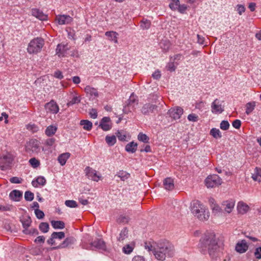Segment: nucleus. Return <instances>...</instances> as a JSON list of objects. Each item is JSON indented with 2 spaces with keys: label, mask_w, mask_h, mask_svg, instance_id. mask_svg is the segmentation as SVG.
Returning <instances> with one entry per match:
<instances>
[{
  "label": "nucleus",
  "mask_w": 261,
  "mask_h": 261,
  "mask_svg": "<svg viewBox=\"0 0 261 261\" xmlns=\"http://www.w3.org/2000/svg\"><path fill=\"white\" fill-rule=\"evenodd\" d=\"M229 123L228 121L223 120L220 125V128L224 130H227L229 127Z\"/></svg>",
  "instance_id": "nucleus-47"
},
{
  "label": "nucleus",
  "mask_w": 261,
  "mask_h": 261,
  "mask_svg": "<svg viewBox=\"0 0 261 261\" xmlns=\"http://www.w3.org/2000/svg\"><path fill=\"white\" fill-rule=\"evenodd\" d=\"M81 100L79 97L77 96L74 97L70 101L67 103L68 106H72L75 103H77L80 102Z\"/></svg>",
  "instance_id": "nucleus-53"
},
{
  "label": "nucleus",
  "mask_w": 261,
  "mask_h": 261,
  "mask_svg": "<svg viewBox=\"0 0 261 261\" xmlns=\"http://www.w3.org/2000/svg\"><path fill=\"white\" fill-rule=\"evenodd\" d=\"M32 15L41 21L47 19V15L38 9H32Z\"/></svg>",
  "instance_id": "nucleus-15"
},
{
  "label": "nucleus",
  "mask_w": 261,
  "mask_h": 261,
  "mask_svg": "<svg viewBox=\"0 0 261 261\" xmlns=\"http://www.w3.org/2000/svg\"><path fill=\"white\" fill-rule=\"evenodd\" d=\"M91 246L95 249L105 250L106 246L105 242L101 239H96L91 243Z\"/></svg>",
  "instance_id": "nucleus-17"
},
{
  "label": "nucleus",
  "mask_w": 261,
  "mask_h": 261,
  "mask_svg": "<svg viewBox=\"0 0 261 261\" xmlns=\"http://www.w3.org/2000/svg\"><path fill=\"white\" fill-rule=\"evenodd\" d=\"M188 119L190 121L196 122L198 120V116L195 114H190L188 116Z\"/></svg>",
  "instance_id": "nucleus-52"
},
{
  "label": "nucleus",
  "mask_w": 261,
  "mask_h": 261,
  "mask_svg": "<svg viewBox=\"0 0 261 261\" xmlns=\"http://www.w3.org/2000/svg\"><path fill=\"white\" fill-rule=\"evenodd\" d=\"M138 139L144 143H148L149 141L148 137L142 133H139L138 136Z\"/></svg>",
  "instance_id": "nucleus-42"
},
{
  "label": "nucleus",
  "mask_w": 261,
  "mask_h": 261,
  "mask_svg": "<svg viewBox=\"0 0 261 261\" xmlns=\"http://www.w3.org/2000/svg\"><path fill=\"white\" fill-rule=\"evenodd\" d=\"M31 224V220L30 218H28L27 219L22 222V225L24 229L28 228L30 226Z\"/></svg>",
  "instance_id": "nucleus-54"
},
{
  "label": "nucleus",
  "mask_w": 261,
  "mask_h": 261,
  "mask_svg": "<svg viewBox=\"0 0 261 261\" xmlns=\"http://www.w3.org/2000/svg\"><path fill=\"white\" fill-rule=\"evenodd\" d=\"M137 143L131 142L125 146V150L128 152L134 153L137 150Z\"/></svg>",
  "instance_id": "nucleus-30"
},
{
  "label": "nucleus",
  "mask_w": 261,
  "mask_h": 261,
  "mask_svg": "<svg viewBox=\"0 0 261 261\" xmlns=\"http://www.w3.org/2000/svg\"><path fill=\"white\" fill-rule=\"evenodd\" d=\"M222 101L216 99L211 105V111L213 113H221L224 111L223 107L222 106Z\"/></svg>",
  "instance_id": "nucleus-8"
},
{
  "label": "nucleus",
  "mask_w": 261,
  "mask_h": 261,
  "mask_svg": "<svg viewBox=\"0 0 261 261\" xmlns=\"http://www.w3.org/2000/svg\"><path fill=\"white\" fill-rule=\"evenodd\" d=\"M85 91L91 97L93 98H96L98 96V92L96 89L91 87L90 86H87L85 88Z\"/></svg>",
  "instance_id": "nucleus-23"
},
{
  "label": "nucleus",
  "mask_w": 261,
  "mask_h": 261,
  "mask_svg": "<svg viewBox=\"0 0 261 261\" xmlns=\"http://www.w3.org/2000/svg\"><path fill=\"white\" fill-rule=\"evenodd\" d=\"M45 108L47 112H50L53 114H57L59 110L58 105L54 100H51L49 102L46 103Z\"/></svg>",
  "instance_id": "nucleus-12"
},
{
  "label": "nucleus",
  "mask_w": 261,
  "mask_h": 261,
  "mask_svg": "<svg viewBox=\"0 0 261 261\" xmlns=\"http://www.w3.org/2000/svg\"><path fill=\"white\" fill-rule=\"evenodd\" d=\"M116 136L118 137V139L120 141H125L126 140V135L125 133L122 130H118L116 133Z\"/></svg>",
  "instance_id": "nucleus-45"
},
{
  "label": "nucleus",
  "mask_w": 261,
  "mask_h": 261,
  "mask_svg": "<svg viewBox=\"0 0 261 261\" xmlns=\"http://www.w3.org/2000/svg\"><path fill=\"white\" fill-rule=\"evenodd\" d=\"M110 121V118L108 117H104L102 118L99 126L105 131H108L111 128V125L108 123Z\"/></svg>",
  "instance_id": "nucleus-20"
},
{
  "label": "nucleus",
  "mask_w": 261,
  "mask_h": 261,
  "mask_svg": "<svg viewBox=\"0 0 261 261\" xmlns=\"http://www.w3.org/2000/svg\"><path fill=\"white\" fill-rule=\"evenodd\" d=\"M80 125L86 130H90L92 127V123L88 120H82L80 121Z\"/></svg>",
  "instance_id": "nucleus-32"
},
{
  "label": "nucleus",
  "mask_w": 261,
  "mask_h": 261,
  "mask_svg": "<svg viewBox=\"0 0 261 261\" xmlns=\"http://www.w3.org/2000/svg\"><path fill=\"white\" fill-rule=\"evenodd\" d=\"M164 188L168 191H171L174 188V180L171 177H167L163 181Z\"/></svg>",
  "instance_id": "nucleus-19"
},
{
  "label": "nucleus",
  "mask_w": 261,
  "mask_h": 261,
  "mask_svg": "<svg viewBox=\"0 0 261 261\" xmlns=\"http://www.w3.org/2000/svg\"><path fill=\"white\" fill-rule=\"evenodd\" d=\"M210 134L215 139L220 138L222 137L220 130L216 128H213L211 130Z\"/></svg>",
  "instance_id": "nucleus-39"
},
{
  "label": "nucleus",
  "mask_w": 261,
  "mask_h": 261,
  "mask_svg": "<svg viewBox=\"0 0 261 261\" xmlns=\"http://www.w3.org/2000/svg\"><path fill=\"white\" fill-rule=\"evenodd\" d=\"M39 144L38 140L32 139L28 143L27 149L31 150L33 152L38 153L40 151Z\"/></svg>",
  "instance_id": "nucleus-11"
},
{
  "label": "nucleus",
  "mask_w": 261,
  "mask_h": 261,
  "mask_svg": "<svg viewBox=\"0 0 261 261\" xmlns=\"http://www.w3.org/2000/svg\"><path fill=\"white\" fill-rule=\"evenodd\" d=\"M29 163L33 168H37L40 165L39 161L35 158H31Z\"/></svg>",
  "instance_id": "nucleus-48"
},
{
  "label": "nucleus",
  "mask_w": 261,
  "mask_h": 261,
  "mask_svg": "<svg viewBox=\"0 0 261 261\" xmlns=\"http://www.w3.org/2000/svg\"><path fill=\"white\" fill-rule=\"evenodd\" d=\"M70 154L68 152L64 153L58 156V160L61 165H64L66 164L67 159L70 157Z\"/></svg>",
  "instance_id": "nucleus-29"
},
{
  "label": "nucleus",
  "mask_w": 261,
  "mask_h": 261,
  "mask_svg": "<svg viewBox=\"0 0 261 261\" xmlns=\"http://www.w3.org/2000/svg\"><path fill=\"white\" fill-rule=\"evenodd\" d=\"M56 20L60 25L68 24L72 21V18L69 15H60L56 17Z\"/></svg>",
  "instance_id": "nucleus-14"
},
{
  "label": "nucleus",
  "mask_w": 261,
  "mask_h": 261,
  "mask_svg": "<svg viewBox=\"0 0 261 261\" xmlns=\"http://www.w3.org/2000/svg\"><path fill=\"white\" fill-rule=\"evenodd\" d=\"M46 184V179L43 176L38 177L35 180L32 181V185L33 187L36 188L38 185L44 186Z\"/></svg>",
  "instance_id": "nucleus-27"
},
{
  "label": "nucleus",
  "mask_w": 261,
  "mask_h": 261,
  "mask_svg": "<svg viewBox=\"0 0 261 261\" xmlns=\"http://www.w3.org/2000/svg\"><path fill=\"white\" fill-rule=\"evenodd\" d=\"M22 179H20L17 177H13L10 179V181L11 183L13 184H20Z\"/></svg>",
  "instance_id": "nucleus-59"
},
{
  "label": "nucleus",
  "mask_w": 261,
  "mask_h": 261,
  "mask_svg": "<svg viewBox=\"0 0 261 261\" xmlns=\"http://www.w3.org/2000/svg\"><path fill=\"white\" fill-rule=\"evenodd\" d=\"M44 40L40 37L34 38L29 43L27 50L30 54H36L40 52L44 45Z\"/></svg>",
  "instance_id": "nucleus-4"
},
{
  "label": "nucleus",
  "mask_w": 261,
  "mask_h": 261,
  "mask_svg": "<svg viewBox=\"0 0 261 261\" xmlns=\"http://www.w3.org/2000/svg\"><path fill=\"white\" fill-rule=\"evenodd\" d=\"M248 246L245 240H242L240 242L237 244L236 246V250L242 253L246 252L248 249Z\"/></svg>",
  "instance_id": "nucleus-18"
},
{
  "label": "nucleus",
  "mask_w": 261,
  "mask_h": 261,
  "mask_svg": "<svg viewBox=\"0 0 261 261\" xmlns=\"http://www.w3.org/2000/svg\"><path fill=\"white\" fill-rule=\"evenodd\" d=\"M152 77L155 80H159L161 76V72L157 70L152 74Z\"/></svg>",
  "instance_id": "nucleus-61"
},
{
  "label": "nucleus",
  "mask_w": 261,
  "mask_h": 261,
  "mask_svg": "<svg viewBox=\"0 0 261 261\" xmlns=\"http://www.w3.org/2000/svg\"><path fill=\"white\" fill-rule=\"evenodd\" d=\"M192 214L200 220H206L209 216L204 205L198 200H193L190 205Z\"/></svg>",
  "instance_id": "nucleus-3"
},
{
  "label": "nucleus",
  "mask_w": 261,
  "mask_h": 261,
  "mask_svg": "<svg viewBox=\"0 0 261 261\" xmlns=\"http://www.w3.org/2000/svg\"><path fill=\"white\" fill-rule=\"evenodd\" d=\"M198 246L202 253H208L213 259H217L220 256V246L214 232L205 233L200 240Z\"/></svg>",
  "instance_id": "nucleus-1"
},
{
  "label": "nucleus",
  "mask_w": 261,
  "mask_h": 261,
  "mask_svg": "<svg viewBox=\"0 0 261 261\" xmlns=\"http://www.w3.org/2000/svg\"><path fill=\"white\" fill-rule=\"evenodd\" d=\"M35 214L37 218L39 219H43L44 217V214L43 211L39 210L38 208H36L35 210Z\"/></svg>",
  "instance_id": "nucleus-50"
},
{
  "label": "nucleus",
  "mask_w": 261,
  "mask_h": 261,
  "mask_svg": "<svg viewBox=\"0 0 261 261\" xmlns=\"http://www.w3.org/2000/svg\"><path fill=\"white\" fill-rule=\"evenodd\" d=\"M252 178L254 181H260L261 179V168L256 167L252 174Z\"/></svg>",
  "instance_id": "nucleus-31"
},
{
  "label": "nucleus",
  "mask_w": 261,
  "mask_h": 261,
  "mask_svg": "<svg viewBox=\"0 0 261 261\" xmlns=\"http://www.w3.org/2000/svg\"><path fill=\"white\" fill-rule=\"evenodd\" d=\"M65 237V233L64 232H54L53 233V238L55 239H59L60 240L63 239Z\"/></svg>",
  "instance_id": "nucleus-49"
},
{
  "label": "nucleus",
  "mask_w": 261,
  "mask_h": 261,
  "mask_svg": "<svg viewBox=\"0 0 261 261\" xmlns=\"http://www.w3.org/2000/svg\"><path fill=\"white\" fill-rule=\"evenodd\" d=\"M150 21L147 19L143 20L141 22V27L143 30L148 29L150 27Z\"/></svg>",
  "instance_id": "nucleus-41"
},
{
  "label": "nucleus",
  "mask_w": 261,
  "mask_h": 261,
  "mask_svg": "<svg viewBox=\"0 0 261 261\" xmlns=\"http://www.w3.org/2000/svg\"><path fill=\"white\" fill-rule=\"evenodd\" d=\"M57 130V127L55 126L49 125L45 130V134L48 136H51L54 135Z\"/></svg>",
  "instance_id": "nucleus-35"
},
{
  "label": "nucleus",
  "mask_w": 261,
  "mask_h": 261,
  "mask_svg": "<svg viewBox=\"0 0 261 261\" xmlns=\"http://www.w3.org/2000/svg\"><path fill=\"white\" fill-rule=\"evenodd\" d=\"M85 171L86 175L89 179L96 181H98L100 179V176L97 174V171L92 168L87 167L85 169Z\"/></svg>",
  "instance_id": "nucleus-10"
},
{
  "label": "nucleus",
  "mask_w": 261,
  "mask_h": 261,
  "mask_svg": "<svg viewBox=\"0 0 261 261\" xmlns=\"http://www.w3.org/2000/svg\"><path fill=\"white\" fill-rule=\"evenodd\" d=\"M68 48L67 45L58 44L56 48V54L59 57H64Z\"/></svg>",
  "instance_id": "nucleus-22"
},
{
  "label": "nucleus",
  "mask_w": 261,
  "mask_h": 261,
  "mask_svg": "<svg viewBox=\"0 0 261 261\" xmlns=\"http://www.w3.org/2000/svg\"><path fill=\"white\" fill-rule=\"evenodd\" d=\"M89 115L92 118L95 119L97 117L96 110L95 109H92L89 112Z\"/></svg>",
  "instance_id": "nucleus-63"
},
{
  "label": "nucleus",
  "mask_w": 261,
  "mask_h": 261,
  "mask_svg": "<svg viewBox=\"0 0 261 261\" xmlns=\"http://www.w3.org/2000/svg\"><path fill=\"white\" fill-rule=\"evenodd\" d=\"M183 112V109L181 107H177L170 109L168 111V114L173 119L177 120L180 118Z\"/></svg>",
  "instance_id": "nucleus-9"
},
{
  "label": "nucleus",
  "mask_w": 261,
  "mask_h": 261,
  "mask_svg": "<svg viewBox=\"0 0 261 261\" xmlns=\"http://www.w3.org/2000/svg\"><path fill=\"white\" fill-rule=\"evenodd\" d=\"M39 229L40 230L44 233H46L48 232L49 229V225L46 222H41L39 225Z\"/></svg>",
  "instance_id": "nucleus-40"
},
{
  "label": "nucleus",
  "mask_w": 261,
  "mask_h": 261,
  "mask_svg": "<svg viewBox=\"0 0 261 261\" xmlns=\"http://www.w3.org/2000/svg\"><path fill=\"white\" fill-rule=\"evenodd\" d=\"M157 106L153 104L146 103L143 105L141 109V112L144 115H148L151 113H153L156 110Z\"/></svg>",
  "instance_id": "nucleus-13"
},
{
  "label": "nucleus",
  "mask_w": 261,
  "mask_h": 261,
  "mask_svg": "<svg viewBox=\"0 0 261 261\" xmlns=\"http://www.w3.org/2000/svg\"><path fill=\"white\" fill-rule=\"evenodd\" d=\"M54 76L57 79H62L63 78V75L62 74V73L60 70H57L54 73Z\"/></svg>",
  "instance_id": "nucleus-62"
},
{
  "label": "nucleus",
  "mask_w": 261,
  "mask_h": 261,
  "mask_svg": "<svg viewBox=\"0 0 261 261\" xmlns=\"http://www.w3.org/2000/svg\"><path fill=\"white\" fill-rule=\"evenodd\" d=\"M65 205L71 208H74L77 207V204L76 202L73 200H67L65 202Z\"/></svg>",
  "instance_id": "nucleus-43"
},
{
  "label": "nucleus",
  "mask_w": 261,
  "mask_h": 261,
  "mask_svg": "<svg viewBox=\"0 0 261 261\" xmlns=\"http://www.w3.org/2000/svg\"><path fill=\"white\" fill-rule=\"evenodd\" d=\"M22 193L18 190H13L9 195L10 198L14 201H19L20 198L22 197Z\"/></svg>",
  "instance_id": "nucleus-25"
},
{
  "label": "nucleus",
  "mask_w": 261,
  "mask_h": 261,
  "mask_svg": "<svg viewBox=\"0 0 261 261\" xmlns=\"http://www.w3.org/2000/svg\"><path fill=\"white\" fill-rule=\"evenodd\" d=\"M106 141L109 146H113L116 142V136L114 135L111 136H107L106 137Z\"/></svg>",
  "instance_id": "nucleus-38"
},
{
  "label": "nucleus",
  "mask_w": 261,
  "mask_h": 261,
  "mask_svg": "<svg viewBox=\"0 0 261 261\" xmlns=\"http://www.w3.org/2000/svg\"><path fill=\"white\" fill-rule=\"evenodd\" d=\"M211 208L213 211V213L215 215L220 214L222 211L221 208L217 204L213 205V207H212Z\"/></svg>",
  "instance_id": "nucleus-51"
},
{
  "label": "nucleus",
  "mask_w": 261,
  "mask_h": 261,
  "mask_svg": "<svg viewBox=\"0 0 261 261\" xmlns=\"http://www.w3.org/2000/svg\"><path fill=\"white\" fill-rule=\"evenodd\" d=\"M138 101L137 97L134 95V93H132L129 98L127 100L126 104L123 107V112L125 114H127L132 110H134L135 109V104H137Z\"/></svg>",
  "instance_id": "nucleus-6"
},
{
  "label": "nucleus",
  "mask_w": 261,
  "mask_h": 261,
  "mask_svg": "<svg viewBox=\"0 0 261 261\" xmlns=\"http://www.w3.org/2000/svg\"><path fill=\"white\" fill-rule=\"evenodd\" d=\"M249 209V206L243 202H239L237 205V210L239 213L244 214L246 213Z\"/></svg>",
  "instance_id": "nucleus-24"
},
{
  "label": "nucleus",
  "mask_w": 261,
  "mask_h": 261,
  "mask_svg": "<svg viewBox=\"0 0 261 261\" xmlns=\"http://www.w3.org/2000/svg\"><path fill=\"white\" fill-rule=\"evenodd\" d=\"M166 67H167L168 70H169L171 72L174 71L176 69V67L174 65V64L173 62L169 63L168 64V65H167Z\"/></svg>",
  "instance_id": "nucleus-58"
},
{
  "label": "nucleus",
  "mask_w": 261,
  "mask_h": 261,
  "mask_svg": "<svg viewBox=\"0 0 261 261\" xmlns=\"http://www.w3.org/2000/svg\"><path fill=\"white\" fill-rule=\"evenodd\" d=\"M222 182V179L217 174L210 175L205 180V185L208 188L219 186Z\"/></svg>",
  "instance_id": "nucleus-5"
},
{
  "label": "nucleus",
  "mask_w": 261,
  "mask_h": 261,
  "mask_svg": "<svg viewBox=\"0 0 261 261\" xmlns=\"http://www.w3.org/2000/svg\"><path fill=\"white\" fill-rule=\"evenodd\" d=\"M222 206L224 208V211L227 213H230L232 212L234 208V202L233 201H225L222 203Z\"/></svg>",
  "instance_id": "nucleus-21"
},
{
  "label": "nucleus",
  "mask_w": 261,
  "mask_h": 261,
  "mask_svg": "<svg viewBox=\"0 0 261 261\" xmlns=\"http://www.w3.org/2000/svg\"><path fill=\"white\" fill-rule=\"evenodd\" d=\"M254 255L257 259L261 258V247H259L256 248Z\"/></svg>",
  "instance_id": "nucleus-57"
},
{
  "label": "nucleus",
  "mask_w": 261,
  "mask_h": 261,
  "mask_svg": "<svg viewBox=\"0 0 261 261\" xmlns=\"http://www.w3.org/2000/svg\"><path fill=\"white\" fill-rule=\"evenodd\" d=\"M232 125L235 128L239 129L241 125V121L239 119H236L232 122Z\"/></svg>",
  "instance_id": "nucleus-55"
},
{
  "label": "nucleus",
  "mask_w": 261,
  "mask_h": 261,
  "mask_svg": "<svg viewBox=\"0 0 261 261\" xmlns=\"http://www.w3.org/2000/svg\"><path fill=\"white\" fill-rule=\"evenodd\" d=\"M132 261H146L144 257L140 255L135 256L133 257Z\"/></svg>",
  "instance_id": "nucleus-64"
},
{
  "label": "nucleus",
  "mask_w": 261,
  "mask_h": 261,
  "mask_svg": "<svg viewBox=\"0 0 261 261\" xmlns=\"http://www.w3.org/2000/svg\"><path fill=\"white\" fill-rule=\"evenodd\" d=\"M187 9V7L186 5H180L178 8V11L181 13H184Z\"/></svg>",
  "instance_id": "nucleus-60"
},
{
  "label": "nucleus",
  "mask_w": 261,
  "mask_h": 261,
  "mask_svg": "<svg viewBox=\"0 0 261 261\" xmlns=\"http://www.w3.org/2000/svg\"><path fill=\"white\" fill-rule=\"evenodd\" d=\"M23 232L27 234H32V235H37L39 234V232L38 230L36 228H31V229H25L23 230Z\"/></svg>",
  "instance_id": "nucleus-44"
},
{
  "label": "nucleus",
  "mask_w": 261,
  "mask_h": 261,
  "mask_svg": "<svg viewBox=\"0 0 261 261\" xmlns=\"http://www.w3.org/2000/svg\"><path fill=\"white\" fill-rule=\"evenodd\" d=\"M135 247V244H127L122 248V251L124 253L129 254L133 251Z\"/></svg>",
  "instance_id": "nucleus-34"
},
{
  "label": "nucleus",
  "mask_w": 261,
  "mask_h": 261,
  "mask_svg": "<svg viewBox=\"0 0 261 261\" xmlns=\"http://www.w3.org/2000/svg\"><path fill=\"white\" fill-rule=\"evenodd\" d=\"M13 161V158L12 154L7 153L0 157V168L2 170H5L7 168L11 165Z\"/></svg>",
  "instance_id": "nucleus-7"
},
{
  "label": "nucleus",
  "mask_w": 261,
  "mask_h": 261,
  "mask_svg": "<svg viewBox=\"0 0 261 261\" xmlns=\"http://www.w3.org/2000/svg\"><path fill=\"white\" fill-rule=\"evenodd\" d=\"M34 194L31 191H26L24 193V198L27 201H31L34 199Z\"/></svg>",
  "instance_id": "nucleus-46"
},
{
  "label": "nucleus",
  "mask_w": 261,
  "mask_h": 261,
  "mask_svg": "<svg viewBox=\"0 0 261 261\" xmlns=\"http://www.w3.org/2000/svg\"><path fill=\"white\" fill-rule=\"evenodd\" d=\"M149 251H152L156 259L163 261L167 257L173 256L174 249L173 245L167 240L160 241L154 245L146 246Z\"/></svg>",
  "instance_id": "nucleus-2"
},
{
  "label": "nucleus",
  "mask_w": 261,
  "mask_h": 261,
  "mask_svg": "<svg viewBox=\"0 0 261 261\" xmlns=\"http://www.w3.org/2000/svg\"><path fill=\"white\" fill-rule=\"evenodd\" d=\"M75 241V239L74 238L72 237L67 238L62 243H61L59 246L55 247L56 249L57 248H65L68 247L71 245H72Z\"/></svg>",
  "instance_id": "nucleus-16"
},
{
  "label": "nucleus",
  "mask_w": 261,
  "mask_h": 261,
  "mask_svg": "<svg viewBox=\"0 0 261 261\" xmlns=\"http://www.w3.org/2000/svg\"><path fill=\"white\" fill-rule=\"evenodd\" d=\"M128 231L126 227L123 228L117 238V241L120 242H122L126 238L128 237Z\"/></svg>",
  "instance_id": "nucleus-26"
},
{
  "label": "nucleus",
  "mask_w": 261,
  "mask_h": 261,
  "mask_svg": "<svg viewBox=\"0 0 261 261\" xmlns=\"http://www.w3.org/2000/svg\"><path fill=\"white\" fill-rule=\"evenodd\" d=\"M51 224L55 229H63L65 227V223L61 221L53 220Z\"/></svg>",
  "instance_id": "nucleus-33"
},
{
  "label": "nucleus",
  "mask_w": 261,
  "mask_h": 261,
  "mask_svg": "<svg viewBox=\"0 0 261 261\" xmlns=\"http://www.w3.org/2000/svg\"><path fill=\"white\" fill-rule=\"evenodd\" d=\"M116 176L120 178L122 180L124 181L129 177L130 174L126 171L121 170L117 172Z\"/></svg>",
  "instance_id": "nucleus-37"
},
{
  "label": "nucleus",
  "mask_w": 261,
  "mask_h": 261,
  "mask_svg": "<svg viewBox=\"0 0 261 261\" xmlns=\"http://www.w3.org/2000/svg\"><path fill=\"white\" fill-rule=\"evenodd\" d=\"M55 141V138H49L45 141V144L46 145L51 147L54 144Z\"/></svg>",
  "instance_id": "nucleus-56"
},
{
  "label": "nucleus",
  "mask_w": 261,
  "mask_h": 261,
  "mask_svg": "<svg viewBox=\"0 0 261 261\" xmlns=\"http://www.w3.org/2000/svg\"><path fill=\"white\" fill-rule=\"evenodd\" d=\"M105 35L109 38L111 41H113L115 43H118L117 38L118 34L116 32L114 31H108L106 32Z\"/></svg>",
  "instance_id": "nucleus-28"
},
{
  "label": "nucleus",
  "mask_w": 261,
  "mask_h": 261,
  "mask_svg": "<svg viewBox=\"0 0 261 261\" xmlns=\"http://www.w3.org/2000/svg\"><path fill=\"white\" fill-rule=\"evenodd\" d=\"M255 107V102H248L246 105V113L247 115H249L254 109Z\"/></svg>",
  "instance_id": "nucleus-36"
}]
</instances>
